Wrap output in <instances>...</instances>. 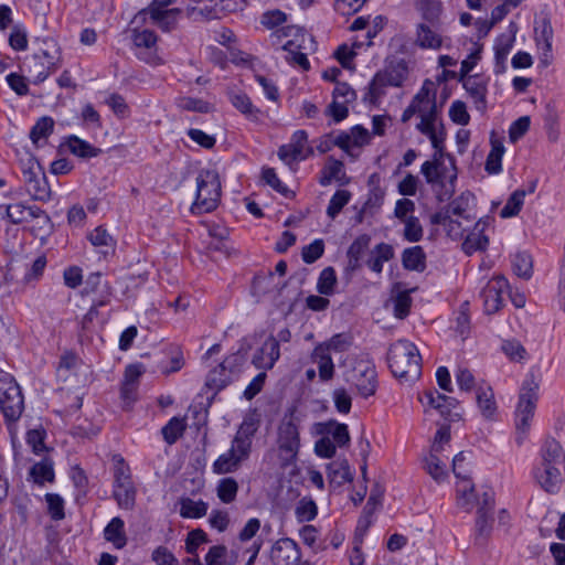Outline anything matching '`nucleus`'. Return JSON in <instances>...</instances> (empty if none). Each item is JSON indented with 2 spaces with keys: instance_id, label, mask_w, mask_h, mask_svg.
I'll use <instances>...</instances> for the list:
<instances>
[{
  "instance_id": "obj_44",
  "label": "nucleus",
  "mask_w": 565,
  "mask_h": 565,
  "mask_svg": "<svg viewBox=\"0 0 565 565\" xmlns=\"http://www.w3.org/2000/svg\"><path fill=\"white\" fill-rule=\"evenodd\" d=\"M337 274L333 267L329 266L321 270L318 281L317 290L320 295L331 296L334 294L337 285Z\"/></svg>"
},
{
  "instance_id": "obj_58",
  "label": "nucleus",
  "mask_w": 565,
  "mask_h": 565,
  "mask_svg": "<svg viewBox=\"0 0 565 565\" xmlns=\"http://www.w3.org/2000/svg\"><path fill=\"white\" fill-rule=\"evenodd\" d=\"M28 32L21 23L12 26L9 34V45L12 50L21 52L28 49Z\"/></svg>"
},
{
  "instance_id": "obj_63",
  "label": "nucleus",
  "mask_w": 565,
  "mask_h": 565,
  "mask_svg": "<svg viewBox=\"0 0 565 565\" xmlns=\"http://www.w3.org/2000/svg\"><path fill=\"white\" fill-rule=\"evenodd\" d=\"M328 434L332 435L333 443L339 447H344L350 443L349 428L345 424L330 423Z\"/></svg>"
},
{
  "instance_id": "obj_12",
  "label": "nucleus",
  "mask_w": 565,
  "mask_h": 565,
  "mask_svg": "<svg viewBox=\"0 0 565 565\" xmlns=\"http://www.w3.org/2000/svg\"><path fill=\"white\" fill-rule=\"evenodd\" d=\"M509 289V281L503 276L493 277L480 291L487 315L498 312L503 306V295Z\"/></svg>"
},
{
  "instance_id": "obj_61",
  "label": "nucleus",
  "mask_w": 565,
  "mask_h": 565,
  "mask_svg": "<svg viewBox=\"0 0 565 565\" xmlns=\"http://www.w3.org/2000/svg\"><path fill=\"white\" fill-rule=\"evenodd\" d=\"M393 305L395 318L405 319L411 311L412 298L407 291H401L393 299Z\"/></svg>"
},
{
  "instance_id": "obj_31",
  "label": "nucleus",
  "mask_w": 565,
  "mask_h": 565,
  "mask_svg": "<svg viewBox=\"0 0 565 565\" xmlns=\"http://www.w3.org/2000/svg\"><path fill=\"white\" fill-rule=\"evenodd\" d=\"M230 100L246 118L254 121L259 119L260 110L253 105L250 98L245 93L232 94Z\"/></svg>"
},
{
  "instance_id": "obj_50",
  "label": "nucleus",
  "mask_w": 565,
  "mask_h": 565,
  "mask_svg": "<svg viewBox=\"0 0 565 565\" xmlns=\"http://www.w3.org/2000/svg\"><path fill=\"white\" fill-rule=\"evenodd\" d=\"M71 479L76 490L75 501L79 502L82 499H85L88 493V478L81 467L75 466L72 468Z\"/></svg>"
},
{
  "instance_id": "obj_45",
  "label": "nucleus",
  "mask_w": 565,
  "mask_h": 565,
  "mask_svg": "<svg viewBox=\"0 0 565 565\" xmlns=\"http://www.w3.org/2000/svg\"><path fill=\"white\" fill-rule=\"evenodd\" d=\"M241 461L236 458L233 450L222 454L213 463V471L217 475L234 472L238 469Z\"/></svg>"
},
{
  "instance_id": "obj_4",
  "label": "nucleus",
  "mask_w": 565,
  "mask_h": 565,
  "mask_svg": "<svg viewBox=\"0 0 565 565\" xmlns=\"http://www.w3.org/2000/svg\"><path fill=\"white\" fill-rule=\"evenodd\" d=\"M24 395L12 374L0 369V412L6 424L17 423L24 412Z\"/></svg>"
},
{
  "instance_id": "obj_2",
  "label": "nucleus",
  "mask_w": 565,
  "mask_h": 565,
  "mask_svg": "<svg viewBox=\"0 0 565 565\" xmlns=\"http://www.w3.org/2000/svg\"><path fill=\"white\" fill-rule=\"evenodd\" d=\"M38 41L41 43L39 51L25 63V71L35 85L43 83L62 65V50L57 41L50 36Z\"/></svg>"
},
{
  "instance_id": "obj_52",
  "label": "nucleus",
  "mask_w": 565,
  "mask_h": 565,
  "mask_svg": "<svg viewBox=\"0 0 565 565\" xmlns=\"http://www.w3.org/2000/svg\"><path fill=\"white\" fill-rule=\"evenodd\" d=\"M405 225L403 237L411 243H417L423 239L424 230L417 216L411 215L408 218L402 221Z\"/></svg>"
},
{
  "instance_id": "obj_7",
  "label": "nucleus",
  "mask_w": 565,
  "mask_h": 565,
  "mask_svg": "<svg viewBox=\"0 0 565 565\" xmlns=\"http://www.w3.org/2000/svg\"><path fill=\"white\" fill-rule=\"evenodd\" d=\"M279 458L284 467L296 462L300 448V434L292 415L285 416L278 427Z\"/></svg>"
},
{
  "instance_id": "obj_46",
  "label": "nucleus",
  "mask_w": 565,
  "mask_h": 565,
  "mask_svg": "<svg viewBox=\"0 0 565 565\" xmlns=\"http://www.w3.org/2000/svg\"><path fill=\"white\" fill-rule=\"evenodd\" d=\"M525 195H526V191L515 190L510 195L505 205L500 211V216L502 218H509V217H513V216L518 215L524 204Z\"/></svg>"
},
{
  "instance_id": "obj_36",
  "label": "nucleus",
  "mask_w": 565,
  "mask_h": 565,
  "mask_svg": "<svg viewBox=\"0 0 565 565\" xmlns=\"http://www.w3.org/2000/svg\"><path fill=\"white\" fill-rule=\"evenodd\" d=\"M207 509V503L202 500L184 498L180 501V515L185 519H200L206 514Z\"/></svg>"
},
{
  "instance_id": "obj_34",
  "label": "nucleus",
  "mask_w": 565,
  "mask_h": 565,
  "mask_svg": "<svg viewBox=\"0 0 565 565\" xmlns=\"http://www.w3.org/2000/svg\"><path fill=\"white\" fill-rule=\"evenodd\" d=\"M180 13L181 9L179 8H173L166 11L156 10L150 14V18L163 32H171L177 28V18Z\"/></svg>"
},
{
  "instance_id": "obj_26",
  "label": "nucleus",
  "mask_w": 565,
  "mask_h": 565,
  "mask_svg": "<svg viewBox=\"0 0 565 565\" xmlns=\"http://www.w3.org/2000/svg\"><path fill=\"white\" fill-rule=\"evenodd\" d=\"M104 537L107 542L120 550L127 544V536L125 533V522L119 516H115L104 529Z\"/></svg>"
},
{
  "instance_id": "obj_29",
  "label": "nucleus",
  "mask_w": 565,
  "mask_h": 565,
  "mask_svg": "<svg viewBox=\"0 0 565 565\" xmlns=\"http://www.w3.org/2000/svg\"><path fill=\"white\" fill-rule=\"evenodd\" d=\"M494 516L490 514H477L475 523L473 542L478 546H484L491 532Z\"/></svg>"
},
{
  "instance_id": "obj_10",
  "label": "nucleus",
  "mask_w": 565,
  "mask_h": 565,
  "mask_svg": "<svg viewBox=\"0 0 565 565\" xmlns=\"http://www.w3.org/2000/svg\"><path fill=\"white\" fill-rule=\"evenodd\" d=\"M131 39L135 46V55L138 60L147 64H156L158 62V36L152 30L134 29Z\"/></svg>"
},
{
  "instance_id": "obj_11",
  "label": "nucleus",
  "mask_w": 565,
  "mask_h": 565,
  "mask_svg": "<svg viewBox=\"0 0 565 565\" xmlns=\"http://www.w3.org/2000/svg\"><path fill=\"white\" fill-rule=\"evenodd\" d=\"M270 561L274 565H311L308 561L301 562L300 547L289 537L279 539L274 543Z\"/></svg>"
},
{
  "instance_id": "obj_17",
  "label": "nucleus",
  "mask_w": 565,
  "mask_h": 565,
  "mask_svg": "<svg viewBox=\"0 0 565 565\" xmlns=\"http://www.w3.org/2000/svg\"><path fill=\"white\" fill-rule=\"evenodd\" d=\"M279 358L280 348L277 345L274 335H269L254 353L252 363L256 369L271 370Z\"/></svg>"
},
{
  "instance_id": "obj_9",
  "label": "nucleus",
  "mask_w": 565,
  "mask_h": 565,
  "mask_svg": "<svg viewBox=\"0 0 565 565\" xmlns=\"http://www.w3.org/2000/svg\"><path fill=\"white\" fill-rule=\"evenodd\" d=\"M445 166L441 159L437 158V154H434L433 160L425 161L420 167V172L424 175L426 182L430 185H439L444 188V191H440L437 194V199L443 202L446 199H450L455 192V182L457 180V173L455 172L449 178L450 189L446 188L445 184Z\"/></svg>"
},
{
  "instance_id": "obj_24",
  "label": "nucleus",
  "mask_w": 565,
  "mask_h": 565,
  "mask_svg": "<svg viewBox=\"0 0 565 565\" xmlns=\"http://www.w3.org/2000/svg\"><path fill=\"white\" fill-rule=\"evenodd\" d=\"M66 145L72 154L82 159L95 158L103 152L100 148L93 146L88 141L75 135H71L67 137Z\"/></svg>"
},
{
  "instance_id": "obj_8",
  "label": "nucleus",
  "mask_w": 565,
  "mask_h": 565,
  "mask_svg": "<svg viewBox=\"0 0 565 565\" xmlns=\"http://www.w3.org/2000/svg\"><path fill=\"white\" fill-rule=\"evenodd\" d=\"M23 182L26 192L35 201L47 202L51 200V188L40 163L31 158L22 170Z\"/></svg>"
},
{
  "instance_id": "obj_55",
  "label": "nucleus",
  "mask_w": 565,
  "mask_h": 565,
  "mask_svg": "<svg viewBox=\"0 0 565 565\" xmlns=\"http://www.w3.org/2000/svg\"><path fill=\"white\" fill-rule=\"evenodd\" d=\"M114 488L134 482L129 466L120 455L114 456Z\"/></svg>"
},
{
  "instance_id": "obj_51",
  "label": "nucleus",
  "mask_w": 565,
  "mask_h": 565,
  "mask_svg": "<svg viewBox=\"0 0 565 565\" xmlns=\"http://www.w3.org/2000/svg\"><path fill=\"white\" fill-rule=\"evenodd\" d=\"M185 429V424L183 419L178 417H172L163 427H162V436L163 439L169 444H174L182 435Z\"/></svg>"
},
{
  "instance_id": "obj_38",
  "label": "nucleus",
  "mask_w": 565,
  "mask_h": 565,
  "mask_svg": "<svg viewBox=\"0 0 565 565\" xmlns=\"http://www.w3.org/2000/svg\"><path fill=\"white\" fill-rule=\"evenodd\" d=\"M301 49H303V46L301 43H297V40H288L282 45V50L289 54L287 61L300 66L305 71H308L310 68V62L307 54L300 52Z\"/></svg>"
},
{
  "instance_id": "obj_49",
  "label": "nucleus",
  "mask_w": 565,
  "mask_h": 565,
  "mask_svg": "<svg viewBox=\"0 0 565 565\" xmlns=\"http://www.w3.org/2000/svg\"><path fill=\"white\" fill-rule=\"evenodd\" d=\"M233 379L226 370L218 371L217 365L207 374L205 385L211 390H215V392H220L231 384Z\"/></svg>"
},
{
  "instance_id": "obj_14",
  "label": "nucleus",
  "mask_w": 565,
  "mask_h": 565,
  "mask_svg": "<svg viewBox=\"0 0 565 565\" xmlns=\"http://www.w3.org/2000/svg\"><path fill=\"white\" fill-rule=\"evenodd\" d=\"M476 492L475 486H471L468 490L463 491L461 503L462 507L469 512L472 510L471 501H476L477 504V514H490L493 515L495 500H494V491L491 487H481L480 490Z\"/></svg>"
},
{
  "instance_id": "obj_33",
  "label": "nucleus",
  "mask_w": 565,
  "mask_h": 565,
  "mask_svg": "<svg viewBox=\"0 0 565 565\" xmlns=\"http://www.w3.org/2000/svg\"><path fill=\"white\" fill-rule=\"evenodd\" d=\"M513 273L523 279H530L533 275V259L527 252H518L512 257Z\"/></svg>"
},
{
  "instance_id": "obj_25",
  "label": "nucleus",
  "mask_w": 565,
  "mask_h": 565,
  "mask_svg": "<svg viewBox=\"0 0 565 565\" xmlns=\"http://www.w3.org/2000/svg\"><path fill=\"white\" fill-rule=\"evenodd\" d=\"M29 478L36 484L53 482L55 479L54 463L50 458H43L35 462L29 470Z\"/></svg>"
},
{
  "instance_id": "obj_6",
  "label": "nucleus",
  "mask_w": 565,
  "mask_h": 565,
  "mask_svg": "<svg viewBox=\"0 0 565 565\" xmlns=\"http://www.w3.org/2000/svg\"><path fill=\"white\" fill-rule=\"evenodd\" d=\"M540 384L533 373H529L521 386L519 403L515 411V428L519 435H525L530 429V423L534 415ZM521 444L523 437L518 436Z\"/></svg>"
},
{
  "instance_id": "obj_21",
  "label": "nucleus",
  "mask_w": 565,
  "mask_h": 565,
  "mask_svg": "<svg viewBox=\"0 0 565 565\" xmlns=\"http://www.w3.org/2000/svg\"><path fill=\"white\" fill-rule=\"evenodd\" d=\"M402 265L409 271L423 273L427 268V256L420 245L407 247L402 252Z\"/></svg>"
},
{
  "instance_id": "obj_62",
  "label": "nucleus",
  "mask_w": 565,
  "mask_h": 565,
  "mask_svg": "<svg viewBox=\"0 0 565 565\" xmlns=\"http://www.w3.org/2000/svg\"><path fill=\"white\" fill-rule=\"evenodd\" d=\"M207 534L202 529L190 531L185 540V551L191 555H195L201 544L207 543Z\"/></svg>"
},
{
  "instance_id": "obj_18",
  "label": "nucleus",
  "mask_w": 565,
  "mask_h": 565,
  "mask_svg": "<svg viewBox=\"0 0 565 565\" xmlns=\"http://www.w3.org/2000/svg\"><path fill=\"white\" fill-rule=\"evenodd\" d=\"M463 88L473 99L477 110L484 113L487 109V82L479 74L470 75L468 78H458Z\"/></svg>"
},
{
  "instance_id": "obj_30",
  "label": "nucleus",
  "mask_w": 565,
  "mask_h": 565,
  "mask_svg": "<svg viewBox=\"0 0 565 565\" xmlns=\"http://www.w3.org/2000/svg\"><path fill=\"white\" fill-rule=\"evenodd\" d=\"M416 8L420 12L422 18L430 23L431 26H436L439 23L443 12L440 0H418Z\"/></svg>"
},
{
  "instance_id": "obj_40",
  "label": "nucleus",
  "mask_w": 565,
  "mask_h": 565,
  "mask_svg": "<svg viewBox=\"0 0 565 565\" xmlns=\"http://www.w3.org/2000/svg\"><path fill=\"white\" fill-rule=\"evenodd\" d=\"M175 105L180 110L200 114H207L213 109V106L209 102L191 96L177 98Z\"/></svg>"
},
{
  "instance_id": "obj_15",
  "label": "nucleus",
  "mask_w": 565,
  "mask_h": 565,
  "mask_svg": "<svg viewBox=\"0 0 565 565\" xmlns=\"http://www.w3.org/2000/svg\"><path fill=\"white\" fill-rule=\"evenodd\" d=\"M419 401L422 404L436 409L445 420L452 422L458 416V414L452 413V409L459 404L458 399L441 394L436 388L426 390Z\"/></svg>"
},
{
  "instance_id": "obj_5",
  "label": "nucleus",
  "mask_w": 565,
  "mask_h": 565,
  "mask_svg": "<svg viewBox=\"0 0 565 565\" xmlns=\"http://www.w3.org/2000/svg\"><path fill=\"white\" fill-rule=\"evenodd\" d=\"M407 75L408 66L403 58L392 61L383 71L375 73L367 85V92L364 95V100L372 105H376L385 95V87L402 86Z\"/></svg>"
},
{
  "instance_id": "obj_32",
  "label": "nucleus",
  "mask_w": 565,
  "mask_h": 565,
  "mask_svg": "<svg viewBox=\"0 0 565 565\" xmlns=\"http://www.w3.org/2000/svg\"><path fill=\"white\" fill-rule=\"evenodd\" d=\"M136 487L134 482L125 483V486H117L113 490V497L119 508L131 510L136 503Z\"/></svg>"
},
{
  "instance_id": "obj_57",
  "label": "nucleus",
  "mask_w": 565,
  "mask_h": 565,
  "mask_svg": "<svg viewBox=\"0 0 565 565\" xmlns=\"http://www.w3.org/2000/svg\"><path fill=\"white\" fill-rule=\"evenodd\" d=\"M295 514L300 522L312 521L318 514V507L310 498H302L297 507Z\"/></svg>"
},
{
  "instance_id": "obj_23",
  "label": "nucleus",
  "mask_w": 565,
  "mask_h": 565,
  "mask_svg": "<svg viewBox=\"0 0 565 565\" xmlns=\"http://www.w3.org/2000/svg\"><path fill=\"white\" fill-rule=\"evenodd\" d=\"M321 174L319 183L322 186L331 184L333 180L339 181L340 184H345L348 182L343 162L332 157L329 158L328 163L321 170Z\"/></svg>"
},
{
  "instance_id": "obj_60",
  "label": "nucleus",
  "mask_w": 565,
  "mask_h": 565,
  "mask_svg": "<svg viewBox=\"0 0 565 565\" xmlns=\"http://www.w3.org/2000/svg\"><path fill=\"white\" fill-rule=\"evenodd\" d=\"M324 253V242L321 238H317L309 245L302 247L301 257L306 264H313Z\"/></svg>"
},
{
  "instance_id": "obj_35",
  "label": "nucleus",
  "mask_w": 565,
  "mask_h": 565,
  "mask_svg": "<svg viewBox=\"0 0 565 565\" xmlns=\"http://www.w3.org/2000/svg\"><path fill=\"white\" fill-rule=\"evenodd\" d=\"M54 131V120L50 116L41 117L30 130V139L39 147L40 141L46 140Z\"/></svg>"
},
{
  "instance_id": "obj_54",
  "label": "nucleus",
  "mask_w": 565,
  "mask_h": 565,
  "mask_svg": "<svg viewBox=\"0 0 565 565\" xmlns=\"http://www.w3.org/2000/svg\"><path fill=\"white\" fill-rule=\"evenodd\" d=\"M228 550L225 545H213L205 555L206 565H235L236 556L227 561Z\"/></svg>"
},
{
  "instance_id": "obj_37",
  "label": "nucleus",
  "mask_w": 565,
  "mask_h": 565,
  "mask_svg": "<svg viewBox=\"0 0 565 565\" xmlns=\"http://www.w3.org/2000/svg\"><path fill=\"white\" fill-rule=\"evenodd\" d=\"M505 149L502 142L491 141V150L487 157L484 170L489 174H498L502 171V157Z\"/></svg>"
},
{
  "instance_id": "obj_41",
  "label": "nucleus",
  "mask_w": 565,
  "mask_h": 565,
  "mask_svg": "<svg viewBox=\"0 0 565 565\" xmlns=\"http://www.w3.org/2000/svg\"><path fill=\"white\" fill-rule=\"evenodd\" d=\"M237 492L238 483L232 477L222 478L216 486L217 498L226 504L235 501Z\"/></svg>"
},
{
  "instance_id": "obj_53",
  "label": "nucleus",
  "mask_w": 565,
  "mask_h": 565,
  "mask_svg": "<svg viewBox=\"0 0 565 565\" xmlns=\"http://www.w3.org/2000/svg\"><path fill=\"white\" fill-rule=\"evenodd\" d=\"M312 153V148H308L307 153H301L299 149L295 148L291 143L280 146L277 151L278 158L289 166L294 162L307 159L308 156Z\"/></svg>"
},
{
  "instance_id": "obj_56",
  "label": "nucleus",
  "mask_w": 565,
  "mask_h": 565,
  "mask_svg": "<svg viewBox=\"0 0 565 565\" xmlns=\"http://www.w3.org/2000/svg\"><path fill=\"white\" fill-rule=\"evenodd\" d=\"M45 502L47 504V513L53 521H61L65 518L64 499L57 493H46Z\"/></svg>"
},
{
  "instance_id": "obj_43",
  "label": "nucleus",
  "mask_w": 565,
  "mask_h": 565,
  "mask_svg": "<svg viewBox=\"0 0 565 565\" xmlns=\"http://www.w3.org/2000/svg\"><path fill=\"white\" fill-rule=\"evenodd\" d=\"M439 452H433L425 458V469L429 476L437 482H441L447 477L446 465L438 457Z\"/></svg>"
},
{
  "instance_id": "obj_28",
  "label": "nucleus",
  "mask_w": 565,
  "mask_h": 565,
  "mask_svg": "<svg viewBox=\"0 0 565 565\" xmlns=\"http://www.w3.org/2000/svg\"><path fill=\"white\" fill-rule=\"evenodd\" d=\"M35 205L17 202L6 205V216L12 224H22L32 221Z\"/></svg>"
},
{
  "instance_id": "obj_27",
  "label": "nucleus",
  "mask_w": 565,
  "mask_h": 565,
  "mask_svg": "<svg viewBox=\"0 0 565 565\" xmlns=\"http://www.w3.org/2000/svg\"><path fill=\"white\" fill-rule=\"evenodd\" d=\"M416 44L422 49L437 50L441 46V36L426 23H419L416 29Z\"/></svg>"
},
{
  "instance_id": "obj_13",
  "label": "nucleus",
  "mask_w": 565,
  "mask_h": 565,
  "mask_svg": "<svg viewBox=\"0 0 565 565\" xmlns=\"http://www.w3.org/2000/svg\"><path fill=\"white\" fill-rule=\"evenodd\" d=\"M563 463L541 462L533 469V477L540 487L550 494H556L561 490L564 480L559 467Z\"/></svg>"
},
{
  "instance_id": "obj_3",
  "label": "nucleus",
  "mask_w": 565,
  "mask_h": 565,
  "mask_svg": "<svg viewBox=\"0 0 565 565\" xmlns=\"http://www.w3.org/2000/svg\"><path fill=\"white\" fill-rule=\"evenodd\" d=\"M221 200V182L218 173L202 170L196 177L195 199L190 211L193 215L211 213L218 206Z\"/></svg>"
},
{
  "instance_id": "obj_59",
  "label": "nucleus",
  "mask_w": 565,
  "mask_h": 565,
  "mask_svg": "<svg viewBox=\"0 0 565 565\" xmlns=\"http://www.w3.org/2000/svg\"><path fill=\"white\" fill-rule=\"evenodd\" d=\"M262 180L276 192L289 198L291 191L280 181L274 168L266 167L262 170Z\"/></svg>"
},
{
  "instance_id": "obj_47",
  "label": "nucleus",
  "mask_w": 565,
  "mask_h": 565,
  "mask_svg": "<svg viewBox=\"0 0 565 565\" xmlns=\"http://www.w3.org/2000/svg\"><path fill=\"white\" fill-rule=\"evenodd\" d=\"M489 245V238L483 232H478L473 228V232L467 235L462 243V248L466 254L471 255L478 250H486Z\"/></svg>"
},
{
  "instance_id": "obj_16",
  "label": "nucleus",
  "mask_w": 565,
  "mask_h": 565,
  "mask_svg": "<svg viewBox=\"0 0 565 565\" xmlns=\"http://www.w3.org/2000/svg\"><path fill=\"white\" fill-rule=\"evenodd\" d=\"M354 386L360 396L367 398L377 390V373L374 365H359L354 370Z\"/></svg>"
},
{
  "instance_id": "obj_48",
  "label": "nucleus",
  "mask_w": 565,
  "mask_h": 565,
  "mask_svg": "<svg viewBox=\"0 0 565 565\" xmlns=\"http://www.w3.org/2000/svg\"><path fill=\"white\" fill-rule=\"evenodd\" d=\"M351 196L352 194L348 190H337L329 201L327 215L334 220L342 209L350 202Z\"/></svg>"
},
{
  "instance_id": "obj_64",
  "label": "nucleus",
  "mask_w": 565,
  "mask_h": 565,
  "mask_svg": "<svg viewBox=\"0 0 565 565\" xmlns=\"http://www.w3.org/2000/svg\"><path fill=\"white\" fill-rule=\"evenodd\" d=\"M531 119L529 116H522L514 120L509 128V139L511 142H516L530 129Z\"/></svg>"
},
{
  "instance_id": "obj_39",
  "label": "nucleus",
  "mask_w": 565,
  "mask_h": 565,
  "mask_svg": "<svg viewBox=\"0 0 565 565\" xmlns=\"http://www.w3.org/2000/svg\"><path fill=\"white\" fill-rule=\"evenodd\" d=\"M32 221H35V224L31 227V233L38 237L41 235H49L53 230V223L50 215L39 206H34V213L32 215Z\"/></svg>"
},
{
  "instance_id": "obj_20",
  "label": "nucleus",
  "mask_w": 565,
  "mask_h": 565,
  "mask_svg": "<svg viewBox=\"0 0 565 565\" xmlns=\"http://www.w3.org/2000/svg\"><path fill=\"white\" fill-rule=\"evenodd\" d=\"M310 359L318 365L321 382H328L334 376V363L331 353L324 344H317L311 352Z\"/></svg>"
},
{
  "instance_id": "obj_1",
  "label": "nucleus",
  "mask_w": 565,
  "mask_h": 565,
  "mask_svg": "<svg viewBox=\"0 0 565 565\" xmlns=\"http://www.w3.org/2000/svg\"><path fill=\"white\" fill-rule=\"evenodd\" d=\"M392 374L401 382H414L422 374V356L417 347L406 339L392 343L387 351Z\"/></svg>"
},
{
  "instance_id": "obj_22",
  "label": "nucleus",
  "mask_w": 565,
  "mask_h": 565,
  "mask_svg": "<svg viewBox=\"0 0 565 565\" xmlns=\"http://www.w3.org/2000/svg\"><path fill=\"white\" fill-rule=\"evenodd\" d=\"M327 476L332 487H341L344 483L353 481V472L347 459L332 461L327 465Z\"/></svg>"
},
{
  "instance_id": "obj_42",
  "label": "nucleus",
  "mask_w": 565,
  "mask_h": 565,
  "mask_svg": "<svg viewBox=\"0 0 565 565\" xmlns=\"http://www.w3.org/2000/svg\"><path fill=\"white\" fill-rule=\"evenodd\" d=\"M477 404L480 408L482 415L487 418L492 417L494 412L497 411V404L494 401V395L491 387L482 388L479 387L477 390Z\"/></svg>"
},
{
  "instance_id": "obj_19",
  "label": "nucleus",
  "mask_w": 565,
  "mask_h": 565,
  "mask_svg": "<svg viewBox=\"0 0 565 565\" xmlns=\"http://www.w3.org/2000/svg\"><path fill=\"white\" fill-rule=\"evenodd\" d=\"M553 35L551 18L544 13L536 17L534 20V40L544 56H548L552 52Z\"/></svg>"
}]
</instances>
